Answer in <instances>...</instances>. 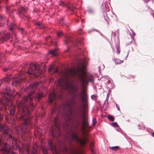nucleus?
I'll list each match as a JSON object with an SVG mask.
<instances>
[{"label":"nucleus","mask_w":154,"mask_h":154,"mask_svg":"<svg viewBox=\"0 0 154 154\" xmlns=\"http://www.w3.org/2000/svg\"><path fill=\"white\" fill-rule=\"evenodd\" d=\"M86 68H64L61 72V79L59 80L57 86L60 89V91L57 93V95L53 92L49 96V100L51 103L57 97L60 99H62L63 90L69 89L72 93V100L67 103L64 104L62 106V109L65 112H68L70 116H72V122L69 119L66 122V126L65 128H69V122L72 125H74L78 129H80L81 113L83 111L86 112L88 108V96L86 90L83 89L79 95L77 94L78 85L70 78L77 76L83 83V85L92 81V77L87 76L85 71Z\"/></svg>","instance_id":"obj_1"},{"label":"nucleus","mask_w":154,"mask_h":154,"mask_svg":"<svg viewBox=\"0 0 154 154\" xmlns=\"http://www.w3.org/2000/svg\"><path fill=\"white\" fill-rule=\"evenodd\" d=\"M32 94H29L28 97H25L23 100L20 102L17 103L18 112L17 114H20V120L23 122L22 128L20 126H17L15 128L16 133L18 134H20L23 131L27 132L28 130L26 129V126L28 124L31 125L32 122L31 121V118L29 117L31 111L27 106L26 102L28 100H29L30 103V107L32 110L34 107L32 101L33 99Z\"/></svg>","instance_id":"obj_2"},{"label":"nucleus","mask_w":154,"mask_h":154,"mask_svg":"<svg viewBox=\"0 0 154 154\" xmlns=\"http://www.w3.org/2000/svg\"><path fill=\"white\" fill-rule=\"evenodd\" d=\"M74 140L79 143L82 146H85L87 139L86 138L80 139L77 133L72 131L69 137V143L70 145L69 150H67L66 146L64 145L62 148L60 147V149L63 154H85L84 151L80 150L78 151L75 146L71 144L72 142ZM48 144L50 146L51 150L54 154H58V151L57 147L54 146L51 141H49Z\"/></svg>","instance_id":"obj_3"},{"label":"nucleus","mask_w":154,"mask_h":154,"mask_svg":"<svg viewBox=\"0 0 154 154\" xmlns=\"http://www.w3.org/2000/svg\"><path fill=\"white\" fill-rule=\"evenodd\" d=\"M1 103H0V109H1ZM3 118V116L2 114H0V121H2ZM11 130L7 127H5L3 125L0 123V131L2 132L4 135H7L10 138H12V137L9 134V132ZM0 146H2V148L1 150L2 152L9 154L11 151V147L10 145L5 143H2L1 140V135H0Z\"/></svg>","instance_id":"obj_4"},{"label":"nucleus","mask_w":154,"mask_h":154,"mask_svg":"<svg viewBox=\"0 0 154 154\" xmlns=\"http://www.w3.org/2000/svg\"><path fill=\"white\" fill-rule=\"evenodd\" d=\"M75 53V54L74 56V62L72 63V64L78 66L75 67V66H69L68 67H86L88 62L85 55H84L82 54L83 53V51L78 48Z\"/></svg>","instance_id":"obj_5"},{"label":"nucleus","mask_w":154,"mask_h":154,"mask_svg":"<svg viewBox=\"0 0 154 154\" xmlns=\"http://www.w3.org/2000/svg\"><path fill=\"white\" fill-rule=\"evenodd\" d=\"M54 121L55 125L51 128V134L53 137L58 138L61 135V132L60 127L57 125L56 118L54 119Z\"/></svg>","instance_id":"obj_6"},{"label":"nucleus","mask_w":154,"mask_h":154,"mask_svg":"<svg viewBox=\"0 0 154 154\" xmlns=\"http://www.w3.org/2000/svg\"><path fill=\"white\" fill-rule=\"evenodd\" d=\"M82 117L81 131L84 134H85L86 132L88 131L89 129L91 128V127L89 126V123L85 116L83 115Z\"/></svg>","instance_id":"obj_7"},{"label":"nucleus","mask_w":154,"mask_h":154,"mask_svg":"<svg viewBox=\"0 0 154 154\" xmlns=\"http://www.w3.org/2000/svg\"><path fill=\"white\" fill-rule=\"evenodd\" d=\"M5 99H6V102L5 103L2 101V103L5 106H10L11 104V106L10 108V113L12 115H14L15 112V106L12 104V102L8 98L6 99L5 97Z\"/></svg>","instance_id":"obj_8"},{"label":"nucleus","mask_w":154,"mask_h":154,"mask_svg":"<svg viewBox=\"0 0 154 154\" xmlns=\"http://www.w3.org/2000/svg\"><path fill=\"white\" fill-rule=\"evenodd\" d=\"M0 21H1V23L3 24L6 23L7 25L8 26L9 30L11 32L13 31V27L15 25L14 23H12L10 24L8 23L7 18L5 17H3L2 15L1 14H0Z\"/></svg>","instance_id":"obj_9"},{"label":"nucleus","mask_w":154,"mask_h":154,"mask_svg":"<svg viewBox=\"0 0 154 154\" xmlns=\"http://www.w3.org/2000/svg\"><path fill=\"white\" fill-rule=\"evenodd\" d=\"M18 149L20 153H22V154H29L30 148L29 145H27L25 149L24 148H20L19 147Z\"/></svg>","instance_id":"obj_10"},{"label":"nucleus","mask_w":154,"mask_h":154,"mask_svg":"<svg viewBox=\"0 0 154 154\" xmlns=\"http://www.w3.org/2000/svg\"><path fill=\"white\" fill-rule=\"evenodd\" d=\"M39 84V82H35L34 84H31L26 88V91H28V90H29L32 91V90L33 91L34 89H37Z\"/></svg>","instance_id":"obj_11"},{"label":"nucleus","mask_w":154,"mask_h":154,"mask_svg":"<svg viewBox=\"0 0 154 154\" xmlns=\"http://www.w3.org/2000/svg\"><path fill=\"white\" fill-rule=\"evenodd\" d=\"M24 66L28 67H41L39 64L36 63L25 62L23 63Z\"/></svg>","instance_id":"obj_12"},{"label":"nucleus","mask_w":154,"mask_h":154,"mask_svg":"<svg viewBox=\"0 0 154 154\" xmlns=\"http://www.w3.org/2000/svg\"><path fill=\"white\" fill-rule=\"evenodd\" d=\"M20 78V77L19 76L18 78H14L12 82V84L15 86L19 85L21 82V80Z\"/></svg>","instance_id":"obj_13"},{"label":"nucleus","mask_w":154,"mask_h":154,"mask_svg":"<svg viewBox=\"0 0 154 154\" xmlns=\"http://www.w3.org/2000/svg\"><path fill=\"white\" fill-rule=\"evenodd\" d=\"M37 145L36 144L33 145L32 148L31 154H37Z\"/></svg>","instance_id":"obj_14"},{"label":"nucleus","mask_w":154,"mask_h":154,"mask_svg":"<svg viewBox=\"0 0 154 154\" xmlns=\"http://www.w3.org/2000/svg\"><path fill=\"white\" fill-rule=\"evenodd\" d=\"M72 42V43H74V42L72 39L71 37L69 36L68 38H65V40L64 41V44L67 46V44L69 42Z\"/></svg>","instance_id":"obj_15"},{"label":"nucleus","mask_w":154,"mask_h":154,"mask_svg":"<svg viewBox=\"0 0 154 154\" xmlns=\"http://www.w3.org/2000/svg\"><path fill=\"white\" fill-rule=\"evenodd\" d=\"M36 68H28L27 71L28 73L29 74L32 75L36 72Z\"/></svg>","instance_id":"obj_16"},{"label":"nucleus","mask_w":154,"mask_h":154,"mask_svg":"<svg viewBox=\"0 0 154 154\" xmlns=\"http://www.w3.org/2000/svg\"><path fill=\"white\" fill-rule=\"evenodd\" d=\"M48 53L49 54L53 56H55L57 54V49H55L54 50H50Z\"/></svg>","instance_id":"obj_17"},{"label":"nucleus","mask_w":154,"mask_h":154,"mask_svg":"<svg viewBox=\"0 0 154 154\" xmlns=\"http://www.w3.org/2000/svg\"><path fill=\"white\" fill-rule=\"evenodd\" d=\"M58 68H48V71L49 72H51L54 73H57L58 71Z\"/></svg>","instance_id":"obj_18"},{"label":"nucleus","mask_w":154,"mask_h":154,"mask_svg":"<svg viewBox=\"0 0 154 154\" xmlns=\"http://www.w3.org/2000/svg\"><path fill=\"white\" fill-rule=\"evenodd\" d=\"M87 11L88 14H94L95 13L94 10L91 8H88V9Z\"/></svg>","instance_id":"obj_19"},{"label":"nucleus","mask_w":154,"mask_h":154,"mask_svg":"<svg viewBox=\"0 0 154 154\" xmlns=\"http://www.w3.org/2000/svg\"><path fill=\"white\" fill-rule=\"evenodd\" d=\"M44 96L42 94V93H39L36 95V98H35V100H38V101L41 98L43 97Z\"/></svg>","instance_id":"obj_20"},{"label":"nucleus","mask_w":154,"mask_h":154,"mask_svg":"<svg viewBox=\"0 0 154 154\" xmlns=\"http://www.w3.org/2000/svg\"><path fill=\"white\" fill-rule=\"evenodd\" d=\"M6 12L8 14H11L10 12L14 13V11H16V10L15 9H14L12 10L11 9H10L9 8H7V7L6 8Z\"/></svg>","instance_id":"obj_21"},{"label":"nucleus","mask_w":154,"mask_h":154,"mask_svg":"<svg viewBox=\"0 0 154 154\" xmlns=\"http://www.w3.org/2000/svg\"><path fill=\"white\" fill-rule=\"evenodd\" d=\"M58 63L57 62H53L51 64V66L49 67H53L54 66H55L54 67H59V66L58 65Z\"/></svg>","instance_id":"obj_22"},{"label":"nucleus","mask_w":154,"mask_h":154,"mask_svg":"<svg viewBox=\"0 0 154 154\" xmlns=\"http://www.w3.org/2000/svg\"><path fill=\"white\" fill-rule=\"evenodd\" d=\"M114 61L116 64H119L122 63L124 61L123 60H121L119 59L115 58L114 59Z\"/></svg>","instance_id":"obj_23"},{"label":"nucleus","mask_w":154,"mask_h":154,"mask_svg":"<svg viewBox=\"0 0 154 154\" xmlns=\"http://www.w3.org/2000/svg\"><path fill=\"white\" fill-rule=\"evenodd\" d=\"M5 90H6V91H5V93L8 96H10L11 94L9 91L10 90V88L8 86H7L5 87Z\"/></svg>","instance_id":"obj_24"},{"label":"nucleus","mask_w":154,"mask_h":154,"mask_svg":"<svg viewBox=\"0 0 154 154\" xmlns=\"http://www.w3.org/2000/svg\"><path fill=\"white\" fill-rule=\"evenodd\" d=\"M42 149L44 154H47V149L46 148L45 146H42Z\"/></svg>","instance_id":"obj_25"},{"label":"nucleus","mask_w":154,"mask_h":154,"mask_svg":"<svg viewBox=\"0 0 154 154\" xmlns=\"http://www.w3.org/2000/svg\"><path fill=\"white\" fill-rule=\"evenodd\" d=\"M94 143L92 142L90 144V147L91 148V151L92 152V154H95L94 150L92 149V147L94 146Z\"/></svg>","instance_id":"obj_26"},{"label":"nucleus","mask_w":154,"mask_h":154,"mask_svg":"<svg viewBox=\"0 0 154 154\" xmlns=\"http://www.w3.org/2000/svg\"><path fill=\"white\" fill-rule=\"evenodd\" d=\"M109 148L112 149V150L113 151H116L118 149L120 148V147L119 146H112L110 147Z\"/></svg>","instance_id":"obj_27"},{"label":"nucleus","mask_w":154,"mask_h":154,"mask_svg":"<svg viewBox=\"0 0 154 154\" xmlns=\"http://www.w3.org/2000/svg\"><path fill=\"white\" fill-rule=\"evenodd\" d=\"M4 81L5 82H9L10 81V79L8 77H5L1 80L2 81Z\"/></svg>","instance_id":"obj_28"},{"label":"nucleus","mask_w":154,"mask_h":154,"mask_svg":"<svg viewBox=\"0 0 154 154\" xmlns=\"http://www.w3.org/2000/svg\"><path fill=\"white\" fill-rule=\"evenodd\" d=\"M26 9L24 7H21L20 9V11H19V12H20L21 13H22L23 12H24L26 11Z\"/></svg>","instance_id":"obj_29"},{"label":"nucleus","mask_w":154,"mask_h":154,"mask_svg":"<svg viewBox=\"0 0 154 154\" xmlns=\"http://www.w3.org/2000/svg\"><path fill=\"white\" fill-rule=\"evenodd\" d=\"M103 16L105 19H106L108 17V16H107V14L106 12V11H103Z\"/></svg>","instance_id":"obj_30"},{"label":"nucleus","mask_w":154,"mask_h":154,"mask_svg":"<svg viewBox=\"0 0 154 154\" xmlns=\"http://www.w3.org/2000/svg\"><path fill=\"white\" fill-rule=\"evenodd\" d=\"M107 118L112 122H113L114 121V117L112 116L109 115L108 116Z\"/></svg>","instance_id":"obj_31"},{"label":"nucleus","mask_w":154,"mask_h":154,"mask_svg":"<svg viewBox=\"0 0 154 154\" xmlns=\"http://www.w3.org/2000/svg\"><path fill=\"white\" fill-rule=\"evenodd\" d=\"M131 31L132 32V34H131L130 36L132 38V39L134 40V36L135 35V33L134 32L131 30Z\"/></svg>","instance_id":"obj_32"},{"label":"nucleus","mask_w":154,"mask_h":154,"mask_svg":"<svg viewBox=\"0 0 154 154\" xmlns=\"http://www.w3.org/2000/svg\"><path fill=\"white\" fill-rule=\"evenodd\" d=\"M34 23L35 25H36L38 26H40L41 27H42V25L40 22H35Z\"/></svg>","instance_id":"obj_33"},{"label":"nucleus","mask_w":154,"mask_h":154,"mask_svg":"<svg viewBox=\"0 0 154 154\" xmlns=\"http://www.w3.org/2000/svg\"><path fill=\"white\" fill-rule=\"evenodd\" d=\"M19 29L20 30V32H22L23 34H25L26 33V32L24 31V29L23 28L21 27L19 28Z\"/></svg>","instance_id":"obj_34"},{"label":"nucleus","mask_w":154,"mask_h":154,"mask_svg":"<svg viewBox=\"0 0 154 154\" xmlns=\"http://www.w3.org/2000/svg\"><path fill=\"white\" fill-rule=\"evenodd\" d=\"M59 5L62 7H63L65 5V4L62 1H60L59 2Z\"/></svg>","instance_id":"obj_35"},{"label":"nucleus","mask_w":154,"mask_h":154,"mask_svg":"<svg viewBox=\"0 0 154 154\" xmlns=\"http://www.w3.org/2000/svg\"><path fill=\"white\" fill-rule=\"evenodd\" d=\"M97 96L94 95H92L91 96L92 99L95 100H97Z\"/></svg>","instance_id":"obj_36"},{"label":"nucleus","mask_w":154,"mask_h":154,"mask_svg":"<svg viewBox=\"0 0 154 154\" xmlns=\"http://www.w3.org/2000/svg\"><path fill=\"white\" fill-rule=\"evenodd\" d=\"M92 122H93V125L94 126L97 123L96 119L95 118H94L93 119Z\"/></svg>","instance_id":"obj_37"},{"label":"nucleus","mask_w":154,"mask_h":154,"mask_svg":"<svg viewBox=\"0 0 154 154\" xmlns=\"http://www.w3.org/2000/svg\"><path fill=\"white\" fill-rule=\"evenodd\" d=\"M62 35V32L61 31H59L57 33V35L58 37H60Z\"/></svg>","instance_id":"obj_38"},{"label":"nucleus","mask_w":154,"mask_h":154,"mask_svg":"<svg viewBox=\"0 0 154 154\" xmlns=\"http://www.w3.org/2000/svg\"><path fill=\"white\" fill-rule=\"evenodd\" d=\"M113 126L115 127H118L119 126L116 122L112 123Z\"/></svg>","instance_id":"obj_39"},{"label":"nucleus","mask_w":154,"mask_h":154,"mask_svg":"<svg viewBox=\"0 0 154 154\" xmlns=\"http://www.w3.org/2000/svg\"><path fill=\"white\" fill-rule=\"evenodd\" d=\"M117 52L118 54H119L120 52V50L119 48L118 47L117 48Z\"/></svg>","instance_id":"obj_40"},{"label":"nucleus","mask_w":154,"mask_h":154,"mask_svg":"<svg viewBox=\"0 0 154 154\" xmlns=\"http://www.w3.org/2000/svg\"><path fill=\"white\" fill-rule=\"evenodd\" d=\"M4 56L3 54L0 52V60H1Z\"/></svg>","instance_id":"obj_41"},{"label":"nucleus","mask_w":154,"mask_h":154,"mask_svg":"<svg viewBox=\"0 0 154 154\" xmlns=\"http://www.w3.org/2000/svg\"><path fill=\"white\" fill-rule=\"evenodd\" d=\"M8 69L9 68H5L3 69V70L4 72H6Z\"/></svg>","instance_id":"obj_42"},{"label":"nucleus","mask_w":154,"mask_h":154,"mask_svg":"<svg viewBox=\"0 0 154 154\" xmlns=\"http://www.w3.org/2000/svg\"><path fill=\"white\" fill-rule=\"evenodd\" d=\"M60 22L61 23H64V20L63 19H61L60 20Z\"/></svg>","instance_id":"obj_43"},{"label":"nucleus","mask_w":154,"mask_h":154,"mask_svg":"<svg viewBox=\"0 0 154 154\" xmlns=\"http://www.w3.org/2000/svg\"><path fill=\"white\" fill-rule=\"evenodd\" d=\"M2 79H1L0 80V84H1L2 82H3L4 81H2L1 80H2Z\"/></svg>","instance_id":"obj_44"},{"label":"nucleus","mask_w":154,"mask_h":154,"mask_svg":"<svg viewBox=\"0 0 154 154\" xmlns=\"http://www.w3.org/2000/svg\"><path fill=\"white\" fill-rule=\"evenodd\" d=\"M149 1H150V0H145V2L146 3L149 2Z\"/></svg>","instance_id":"obj_45"},{"label":"nucleus","mask_w":154,"mask_h":154,"mask_svg":"<svg viewBox=\"0 0 154 154\" xmlns=\"http://www.w3.org/2000/svg\"><path fill=\"white\" fill-rule=\"evenodd\" d=\"M74 7H73V8L72 9V8H71L70 9V10L72 11H74L73 9H74Z\"/></svg>","instance_id":"obj_46"},{"label":"nucleus","mask_w":154,"mask_h":154,"mask_svg":"<svg viewBox=\"0 0 154 154\" xmlns=\"http://www.w3.org/2000/svg\"><path fill=\"white\" fill-rule=\"evenodd\" d=\"M152 136L154 137V132H153L152 134Z\"/></svg>","instance_id":"obj_47"},{"label":"nucleus","mask_w":154,"mask_h":154,"mask_svg":"<svg viewBox=\"0 0 154 154\" xmlns=\"http://www.w3.org/2000/svg\"><path fill=\"white\" fill-rule=\"evenodd\" d=\"M55 111H56V109H54V110H53V113H54V112H55Z\"/></svg>","instance_id":"obj_48"},{"label":"nucleus","mask_w":154,"mask_h":154,"mask_svg":"<svg viewBox=\"0 0 154 154\" xmlns=\"http://www.w3.org/2000/svg\"><path fill=\"white\" fill-rule=\"evenodd\" d=\"M11 154H17L15 152H12Z\"/></svg>","instance_id":"obj_49"},{"label":"nucleus","mask_w":154,"mask_h":154,"mask_svg":"<svg viewBox=\"0 0 154 154\" xmlns=\"http://www.w3.org/2000/svg\"><path fill=\"white\" fill-rule=\"evenodd\" d=\"M69 51V49H67L66 51V52H68V51Z\"/></svg>","instance_id":"obj_50"},{"label":"nucleus","mask_w":154,"mask_h":154,"mask_svg":"<svg viewBox=\"0 0 154 154\" xmlns=\"http://www.w3.org/2000/svg\"><path fill=\"white\" fill-rule=\"evenodd\" d=\"M103 6V8H104L103 3L102 4V6H101V7H102Z\"/></svg>","instance_id":"obj_51"},{"label":"nucleus","mask_w":154,"mask_h":154,"mask_svg":"<svg viewBox=\"0 0 154 154\" xmlns=\"http://www.w3.org/2000/svg\"><path fill=\"white\" fill-rule=\"evenodd\" d=\"M74 45L75 46H78V45L76 44L75 43H74Z\"/></svg>","instance_id":"obj_52"},{"label":"nucleus","mask_w":154,"mask_h":154,"mask_svg":"<svg viewBox=\"0 0 154 154\" xmlns=\"http://www.w3.org/2000/svg\"><path fill=\"white\" fill-rule=\"evenodd\" d=\"M117 107V108H118V109L119 110H120L119 107Z\"/></svg>","instance_id":"obj_53"},{"label":"nucleus","mask_w":154,"mask_h":154,"mask_svg":"<svg viewBox=\"0 0 154 154\" xmlns=\"http://www.w3.org/2000/svg\"><path fill=\"white\" fill-rule=\"evenodd\" d=\"M113 33L114 34V35L115 36L116 35V34L115 33H114V32H113Z\"/></svg>","instance_id":"obj_54"},{"label":"nucleus","mask_w":154,"mask_h":154,"mask_svg":"<svg viewBox=\"0 0 154 154\" xmlns=\"http://www.w3.org/2000/svg\"><path fill=\"white\" fill-rule=\"evenodd\" d=\"M104 5H105V7H106V5H105V3H104Z\"/></svg>","instance_id":"obj_55"},{"label":"nucleus","mask_w":154,"mask_h":154,"mask_svg":"<svg viewBox=\"0 0 154 154\" xmlns=\"http://www.w3.org/2000/svg\"><path fill=\"white\" fill-rule=\"evenodd\" d=\"M153 17H154V14H153Z\"/></svg>","instance_id":"obj_56"},{"label":"nucleus","mask_w":154,"mask_h":154,"mask_svg":"<svg viewBox=\"0 0 154 154\" xmlns=\"http://www.w3.org/2000/svg\"><path fill=\"white\" fill-rule=\"evenodd\" d=\"M112 50L114 51V49H113V48H112Z\"/></svg>","instance_id":"obj_57"}]
</instances>
